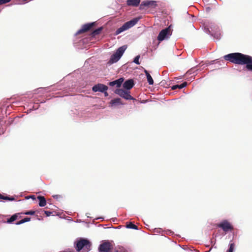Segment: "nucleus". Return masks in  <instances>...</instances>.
<instances>
[{
  "instance_id": "nucleus-1",
  "label": "nucleus",
  "mask_w": 252,
  "mask_h": 252,
  "mask_svg": "<svg viewBox=\"0 0 252 252\" xmlns=\"http://www.w3.org/2000/svg\"><path fill=\"white\" fill-rule=\"evenodd\" d=\"M224 59L237 64H246L247 70L252 71V57L240 53H230L224 56Z\"/></svg>"
},
{
  "instance_id": "nucleus-2",
  "label": "nucleus",
  "mask_w": 252,
  "mask_h": 252,
  "mask_svg": "<svg viewBox=\"0 0 252 252\" xmlns=\"http://www.w3.org/2000/svg\"><path fill=\"white\" fill-rule=\"evenodd\" d=\"M91 243L87 239L80 238L77 242L75 249L78 252H88L91 250Z\"/></svg>"
},
{
  "instance_id": "nucleus-3",
  "label": "nucleus",
  "mask_w": 252,
  "mask_h": 252,
  "mask_svg": "<svg viewBox=\"0 0 252 252\" xmlns=\"http://www.w3.org/2000/svg\"><path fill=\"white\" fill-rule=\"evenodd\" d=\"M206 32L216 39H218L220 37V30L219 27L215 24H211L207 29L206 28Z\"/></svg>"
},
{
  "instance_id": "nucleus-4",
  "label": "nucleus",
  "mask_w": 252,
  "mask_h": 252,
  "mask_svg": "<svg viewBox=\"0 0 252 252\" xmlns=\"http://www.w3.org/2000/svg\"><path fill=\"white\" fill-rule=\"evenodd\" d=\"M139 19H140V18L136 17V18H133V19H132L128 22H126L122 27L118 28L116 30V32H115V34L116 35H118V34H120V33H121L122 32L125 31L130 29V28L133 27L135 25H136L137 24V23L138 22Z\"/></svg>"
},
{
  "instance_id": "nucleus-5",
  "label": "nucleus",
  "mask_w": 252,
  "mask_h": 252,
  "mask_svg": "<svg viewBox=\"0 0 252 252\" xmlns=\"http://www.w3.org/2000/svg\"><path fill=\"white\" fill-rule=\"evenodd\" d=\"M126 48V45H124L119 47L116 52L111 56L109 63H113L118 62L122 56Z\"/></svg>"
},
{
  "instance_id": "nucleus-6",
  "label": "nucleus",
  "mask_w": 252,
  "mask_h": 252,
  "mask_svg": "<svg viewBox=\"0 0 252 252\" xmlns=\"http://www.w3.org/2000/svg\"><path fill=\"white\" fill-rule=\"evenodd\" d=\"M113 246L111 242L105 241L101 244L98 248L99 252H111Z\"/></svg>"
},
{
  "instance_id": "nucleus-7",
  "label": "nucleus",
  "mask_w": 252,
  "mask_h": 252,
  "mask_svg": "<svg viewBox=\"0 0 252 252\" xmlns=\"http://www.w3.org/2000/svg\"><path fill=\"white\" fill-rule=\"evenodd\" d=\"M115 93L120 95V96L123 97L126 100H133L134 98L131 96L130 94V92L128 90H125L122 89H116L115 91Z\"/></svg>"
},
{
  "instance_id": "nucleus-8",
  "label": "nucleus",
  "mask_w": 252,
  "mask_h": 252,
  "mask_svg": "<svg viewBox=\"0 0 252 252\" xmlns=\"http://www.w3.org/2000/svg\"><path fill=\"white\" fill-rule=\"evenodd\" d=\"M171 33L172 32L170 27L166 28L159 32L157 38L158 40L159 41H161L171 35Z\"/></svg>"
},
{
  "instance_id": "nucleus-9",
  "label": "nucleus",
  "mask_w": 252,
  "mask_h": 252,
  "mask_svg": "<svg viewBox=\"0 0 252 252\" xmlns=\"http://www.w3.org/2000/svg\"><path fill=\"white\" fill-rule=\"evenodd\" d=\"M218 226L221 228L225 232L231 231L233 229L232 225L226 220H224L219 223Z\"/></svg>"
},
{
  "instance_id": "nucleus-10",
  "label": "nucleus",
  "mask_w": 252,
  "mask_h": 252,
  "mask_svg": "<svg viewBox=\"0 0 252 252\" xmlns=\"http://www.w3.org/2000/svg\"><path fill=\"white\" fill-rule=\"evenodd\" d=\"M108 89V87L102 84H97L93 86L92 88V90L94 92H100L101 93L107 91Z\"/></svg>"
},
{
  "instance_id": "nucleus-11",
  "label": "nucleus",
  "mask_w": 252,
  "mask_h": 252,
  "mask_svg": "<svg viewBox=\"0 0 252 252\" xmlns=\"http://www.w3.org/2000/svg\"><path fill=\"white\" fill-rule=\"evenodd\" d=\"M95 25V22L86 24L82 26V28L77 32L78 34H80L89 31Z\"/></svg>"
},
{
  "instance_id": "nucleus-12",
  "label": "nucleus",
  "mask_w": 252,
  "mask_h": 252,
  "mask_svg": "<svg viewBox=\"0 0 252 252\" xmlns=\"http://www.w3.org/2000/svg\"><path fill=\"white\" fill-rule=\"evenodd\" d=\"M157 5L156 1L154 0H145L142 2L140 9H142L144 6L155 7Z\"/></svg>"
},
{
  "instance_id": "nucleus-13",
  "label": "nucleus",
  "mask_w": 252,
  "mask_h": 252,
  "mask_svg": "<svg viewBox=\"0 0 252 252\" xmlns=\"http://www.w3.org/2000/svg\"><path fill=\"white\" fill-rule=\"evenodd\" d=\"M134 81L132 79H128L123 84V87L127 90L131 89L134 86Z\"/></svg>"
},
{
  "instance_id": "nucleus-14",
  "label": "nucleus",
  "mask_w": 252,
  "mask_h": 252,
  "mask_svg": "<svg viewBox=\"0 0 252 252\" xmlns=\"http://www.w3.org/2000/svg\"><path fill=\"white\" fill-rule=\"evenodd\" d=\"M124 80L123 78H120L116 80L109 82V85L112 87L116 86L117 87H120L124 82Z\"/></svg>"
},
{
  "instance_id": "nucleus-15",
  "label": "nucleus",
  "mask_w": 252,
  "mask_h": 252,
  "mask_svg": "<svg viewBox=\"0 0 252 252\" xmlns=\"http://www.w3.org/2000/svg\"><path fill=\"white\" fill-rule=\"evenodd\" d=\"M213 1L215 3L217 2L216 0H213ZM216 6V4L214 3V4H210V5L208 7H206V12L210 13H213L215 11Z\"/></svg>"
},
{
  "instance_id": "nucleus-16",
  "label": "nucleus",
  "mask_w": 252,
  "mask_h": 252,
  "mask_svg": "<svg viewBox=\"0 0 252 252\" xmlns=\"http://www.w3.org/2000/svg\"><path fill=\"white\" fill-rule=\"evenodd\" d=\"M140 2V0H127L126 4L128 6H137Z\"/></svg>"
},
{
  "instance_id": "nucleus-17",
  "label": "nucleus",
  "mask_w": 252,
  "mask_h": 252,
  "mask_svg": "<svg viewBox=\"0 0 252 252\" xmlns=\"http://www.w3.org/2000/svg\"><path fill=\"white\" fill-rule=\"evenodd\" d=\"M20 213H16L12 215L9 219H8L6 220V222L8 223H11L15 220H16L18 218H20Z\"/></svg>"
},
{
  "instance_id": "nucleus-18",
  "label": "nucleus",
  "mask_w": 252,
  "mask_h": 252,
  "mask_svg": "<svg viewBox=\"0 0 252 252\" xmlns=\"http://www.w3.org/2000/svg\"><path fill=\"white\" fill-rule=\"evenodd\" d=\"M37 199L39 200V206L40 207H44L46 205V200L45 198L43 196H37Z\"/></svg>"
},
{
  "instance_id": "nucleus-19",
  "label": "nucleus",
  "mask_w": 252,
  "mask_h": 252,
  "mask_svg": "<svg viewBox=\"0 0 252 252\" xmlns=\"http://www.w3.org/2000/svg\"><path fill=\"white\" fill-rule=\"evenodd\" d=\"M144 72L145 73L147 79V81L149 85H153L154 84V80L150 73L146 70H144Z\"/></svg>"
},
{
  "instance_id": "nucleus-20",
  "label": "nucleus",
  "mask_w": 252,
  "mask_h": 252,
  "mask_svg": "<svg viewBox=\"0 0 252 252\" xmlns=\"http://www.w3.org/2000/svg\"><path fill=\"white\" fill-rule=\"evenodd\" d=\"M187 85V83L186 82H184L183 83H182L180 85H174L171 87V89L172 90H175L177 89H182L185 87H186Z\"/></svg>"
},
{
  "instance_id": "nucleus-21",
  "label": "nucleus",
  "mask_w": 252,
  "mask_h": 252,
  "mask_svg": "<svg viewBox=\"0 0 252 252\" xmlns=\"http://www.w3.org/2000/svg\"><path fill=\"white\" fill-rule=\"evenodd\" d=\"M110 103L112 105L117 104H123V103L122 102L121 98H117L111 100Z\"/></svg>"
},
{
  "instance_id": "nucleus-22",
  "label": "nucleus",
  "mask_w": 252,
  "mask_h": 252,
  "mask_svg": "<svg viewBox=\"0 0 252 252\" xmlns=\"http://www.w3.org/2000/svg\"><path fill=\"white\" fill-rule=\"evenodd\" d=\"M102 30V27L97 29L95 30L94 31L91 33V35L92 36H95V35L99 34Z\"/></svg>"
},
{
  "instance_id": "nucleus-23",
  "label": "nucleus",
  "mask_w": 252,
  "mask_h": 252,
  "mask_svg": "<svg viewBox=\"0 0 252 252\" xmlns=\"http://www.w3.org/2000/svg\"><path fill=\"white\" fill-rule=\"evenodd\" d=\"M31 220V218H25L24 219L20 220V221H18L17 222H16V225H20V224H21L23 223H25L26 222H28V221H30Z\"/></svg>"
},
{
  "instance_id": "nucleus-24",
  "label": "nucleus",
  "mask_w": 252,
  "mask_h": 252,
  "mask_svg": "<svg viewBox=\"0 0 252 252\" xmlns=\"http://www.w3.org/2000/svg\"><path fill=\"white\" fill-rule=\"evenodd\" d=\"M126 227L128 228L133 229H138V227L132 222H130L128 224H126Z\"/></svg>"
},
{
  "instance_id": "nucleus-25",
  "label": "nucleus",
  "mask_w": 252,
  "mask_h": 252,
  "mask_svg": "<svg viewBox=\"0 0 252 252\" xmlns=\"http://www.w3.org/2000/svg\"><path fill=\"white\" fill-rule=\"evenodd\" d=\"M35 212L34 211L31 210L29 211H26L25 212H22L21 214H24L27 215H33L35 214Z\"/></svg>"
},
{
  "instance_id": "nucleus-26",
  "label": "nucleus",
  "mask_w": 252,
  "mask_h": 252,
  "mask_svg": "<svg viewBox=\"0 0 252 252\" xmlns=\"http://www.w3.org/2000/svg\"><path fill=\"white\" fill-rule=\"evenodd\" d=\"M114 252H127V251L125 250V248L121 247L115 249Z\"/></svg>"
},
{
  "instance_id": "nucleus-27",
  "label": "nucleus",
  "mask_w": 252,
  "mask_h": 252,
  "mask_svg": "<svg viewBox=\"0 0 252 252\" xmlns=\"http://www.w3.org/2000/svg\"><path fill=\"white\" fill-rule=\"evenodd\" d=\"M234 243H231L229 245V249L226 251V252H233L234 248Z\"/></svg>"
},
{
  "instance_id": "nucleus-28",
  "label": "nucleus",
  "mask_w": 252,
  "mask_h": 252,
  "mask_svg": "<svg viewBox=\"0 0 252 252\" xmlns=\"http://www.w3.org/2000/svg\"><path fill=\"white\" fill-rule=\"evenodd\" d=\"M140 58V56H137L134 59L133 62L137 64H140V63L139 62V59Z\"/></svg>"
},
{
  "instance_id": "nucleus-29",
  "label": "nucleus",
  "mask_w": 252,
  "mask_h": 252,
  "mask_svg": "<svg viewBox=\"0 0 252 252\" xmlns=\"http://www.w3.org/2000/svg\"><path fill=\"white\" fill-rule=\"evenodd\" d=\"M4 200L8 201H13L15 200V198L13 197L5 196V197H4Z\"/></svg>"
},
{
  "instance_id": "nucleus-30",
  "label": "nucleus",
  "mask_w": 252,
  "mask_h": 252,
  "mask_svg": "<svg viewBox=\"0 0 252 252\" xmlns=\"http://www.w3.org/2000/svg\"><path fill=\"white\" fill-rule=\"evenodd\" d=\"M4 200L8 201H13L15 200V198L13 197L5 196V197H4Z\"/></svg>"
},
{
  "instance_id": "nucleus-31",
  "label": "nucleus",
  "mask_w": 252,
  "mask_h": 252,
  "mask_svg": "<svg viewBox=\"0 0 252 252\" xmlns=\"http://www.w3.org/2000/svg\"><path fill=\"white\" fill-rule=\"evenodd\" d=\"M11 0H0L1 4H3L10 2Z\"/></svg>"
},
{
  "instance_id": "nucleus-32",
  "label": "nucleus",
  "mask_w": 252,
  "mask_h": 252,
  "mask_svg": "<svg viewBox=\"0 0 252 252\" xmlns=\"http://www.w3.org/2000/svg\"><path fill=\"white\" fill-rule=\"evenodd\" d=\"M44 213L46 214V216L49 217L52 214V212L48 211H44Z\"/></svg>"
},
{
  "instance_id": "nucleus-33",
  "label": "nucleus",
  "mask_w": 252,
  "mask_h": 252,
  "mask_svg": "<svg viewBox=\"0 0 252 252\" xmlns=\"http://www.w3.org/2000/svg\"><path fill=\"white\" fill-rule=\"evenodd\" d=\"M53 197L56 199H60L62 198V196L60 195H54L53 196Z\"/></svg>"
},
{
  "instance_id": "nucleus-34",
  "label": "nucleus",
  "mask_w": 252,
  "mask_h": 252,
  "mask_svg": "<svg viewBox=\"0 0 252 252\" xmlns=\"http://www.w3.org/2000/svg\"><path fill=\"white\" fill-rule=\"evenodd\" d=\"M4 197H5V196L2 195V194H1L0 193V199H4Z\"/></svg>"
},
{
  "instance_id": "nucleus-35",
  "label": "nucleus",
  "mask_w": 252,
  "mask_h": 252,
  "mask_svg": "<svg viewBox=\"0 0 252 252\" xmlns=\"http://www.w3.org/2000/svg\"><path fill=\"white\" fill-rule=\"evenodd\" d=\"M106 91H105V92H103L104 93V94L105 96H108V93Z\"/></svg>"
},
{
  "instance_id": "nucleus-36",
  "label": "nucleus",
  "mask_w": 252,
  "mask_h": 252,
  "mask_svg": "<svg viewBox=\"0 0 252 252\" xmlns=\"http://www.w3.org/2000/svg\"><path fill=\"white\" fill-rule=\"evenodd\" d=\"M31 198H35V197H34V195H32V196H31Z\"/></svg>"
},
{
  "instance_id": "nucleus-37",
  "label": "nucleus",
  "mask_w": 252,
  "mask_h": 252,
  "mask_svg": "<svg viewBox=\"0 0 252 252\" xmlns=\"http://www.w3.org/2000/svg\"><path fill=\"white\" fill-rule=\"evenodd\" d=\"M0 5H2V4H1V2L0 1Z\"/></svg>"
},
{
  "instance_id": "nucleus-38",
  "label": "nucleus",
  "mask_w": 252,
  "mask_h": 252,
  "mask_svg": "<svg viewBox=\"0 0 252 252\" xmlns=\"http://www.w3.org/2000/svg\"><path fill=\"white\" fill-rule=\"evenodd\" d=\"M210 251V250L209 251H207H207H206V252H209V251Z\"/></svg>"
}]
</instances>
